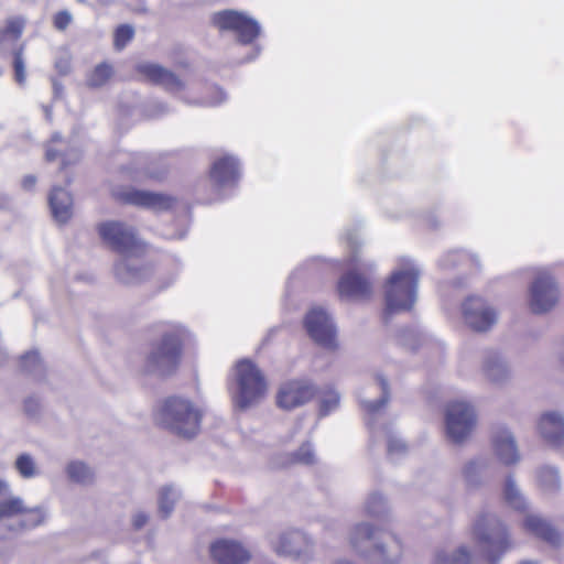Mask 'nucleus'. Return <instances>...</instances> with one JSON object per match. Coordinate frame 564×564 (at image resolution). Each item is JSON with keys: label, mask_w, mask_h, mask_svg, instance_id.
<instances>
[{"label": "nucleus", "mask_w": 564, "mask_h": 564, "mask_svg": "<svg viewBox=\"0 0 564 564\" xmlns=\"http://www.w3.org/2000/svg\"><path fill=\"white\" fill-rule=\"evenodd\" d=\"M348 539L356 553L375 564H395L402 557V543L381 525L368 522L356 524Z\"/></svg>", "instance_id": "f257e3e1"}, {"label": "nucleus", "mask_w": 564, "mask_h": 564, "mask_svg": "<svg viewBox=\"0 0 564 564\" xmlns=\"http://www.w3.org/2000/svg\"><path fill=\"white\" fill-rule=\"evenodd\" d=\"M158 417L162 427L178 437L191 440L200 431L203 412L192 400L171 395L163 400Z\"/></svg>", "instance_id": "f03ea898"}, {"label": "nucleus", "mask_w": 564, "mask_h": 564, "mask_svg": "<svg viewBox=\"0 0 564 564\" xmlns=\"http://www.w3.org/2000/svg\"><path fill=\"white\" fill-rule=\"evenodd\" d=\"M471 539L478 555L491 564H496L512 546L508 527L490 513L477 517L471 528Z\"/></svg>", "instance_id": "7ed1b4c3"}, {"label": "nucleus", "mask_w": 564, "mask_h": 564, "mask_svg": "<svg viewBox=\"0 0 564 564\" xmlns=\"http://www.w3.org/2000/svg\"><path fill=\"white\" fill-rule=\"evenodd\" d=\"M185 330L180 325H166L161 336L150 344L145 367L162 375L173 372L180 365Z\"/></svg>", "instance_id": "20e7f679"}, {"label": "nucleus", "mask_w": 564, "mask_h": 564, "mask_svg": "<svg viewBox=\"0 0 564 564\" xmlns=\"http://www.w3.org/2000/svg\"><path fill=\"white\" fill-rule=\"evenodd\" d=\"M419 271L413 265L395 270L384 285L386 315L410 311L416 300Z\"/></svg>", "instance_id": "39448f33"}, {"label": "nucleus", "mask_w": 564, "mask_h": 564, "mask_svg": "<svg viewBox=\"0 0 564 564\" xmlns=\"http://www.w3.org/2000/svg\"><path fill=\"white\" fill-rule=\"evenodd\" d=\"M96 229L102 243L119 254L141 257L147 252L148 243L138 237L134 227L123 221H101Z\"/></svg>", "instance_id": "423d86ee"}, {"label": "nucleus", "mask_w": 564, "mask_h": 564, "mask_svg": "<svg viewBox=\"0 0 564 564\" xmlns=\"http://www.w3.org/2000/svg\"><path fill=\"white\" fill-rule=\"evenodd\" d=\"M238 391L235 402L245 410L262 399L267 392V382L260 369L250 360H241L236 365Z\"/></svg>", "instance_id": "0eeeda50"}, {"label": "nucleus", "mask_w": 564, "mask_h": 564, "mask_svg": "<svg viewBox=\"0 0 564 564\" xmlns=\"http://www.w3.org/2000/svg\"><path fill=\"white\" fill-rule=\"evenodd\" d=\"M476 423L475 409L468 402L455 400L447 403L445 429L447 437L453 443H463L473 433Z\"/></svg>", "instance_id": "6e6552de"}, {"label": "nucleus", "mask_w": 564, "mask_h": 564, "mask_svg": "<svg viewBox=\"0 0 564 564\" xmlns=\"http://www.w3.org/2000/svg\"><path fill=\"white\" fill-rule=\"evenodd\" d=\"M346 271L340 275L336 284V291L343 300H366L372 293L370 276L358 267L355 257L343 261Z\"/></svg>", "instance_id": "1a4fd4ad"}, {"label": "nucleus", "mask_w": 564, "mask_h": 564, "mask_svg": "<svg viewBox=\"0 0 564 564\" xmlns=\"http://www.w3.org/2000/svg\"><path fill=\"white\" fill-rule=\"evenodd\" d=\"M111 197L120 205H130L154 212L170 210L176 199L170 195L138 189L132 186H118L111 191Z\"/></svg>", "instance_id": "9d476101"}, {"label": "nucleus", "mask_w": 564, "mask_h": 564, "mask_svg": "<svg viewBox=\"0 0 564 564\" xmlns=\"http://www.w3.org/2000/svg\"><path fill=\"white\" fill-rule=\"evenodd\" d=\"M214 24L219 30L232 31L241 44H251L260 34L258 22L243 13L224 10L213 17Z\"/></svg>", "instance_id": "9b49d317"}, {"label": "nucleus", "mask_w": 564, "mask_h": 564, "mask_svg": "<svg viewBox=\"0 0 564 564\" xmlns=\"http://www.w3.org/2000/svg\"><path fill=\"white\" fill-rule=\"evenodd\" d=\"M558 301V288L552 275L541 272L535 275L529 296V307L534 314L546 313Z\"/></svg>", "instance_id": "f8f14e48"}, {"label": "nucleus", "mask_w": 564, "mask_h": 564, "mask_svg": "<svg viewBox=\"0 0 564 564\" xmlns=\"http://www.w3.org/2000/svg\"><path fill=\"white\" fill-rule=\"evenodd\" d=\"M209 555L215 564H249L251 551L239 540L219 538L209 545Z\"/></svg>", "instance_id": "ddd939ff"}, {"label": "nucleus", "mask_w": 564, "mask_h": 564, "mask_svg": "<svg viewBox=\"0 0 564 564\" xmlns=\"http://www.w3.org/2000/svg\"><path fill=\"white\" fill-rule=\"evenodd\" d=\"M316 395V388L305 379H292L284 382L276 394V404L292 410L310 402Z\"/></svg>", "instance_id": "4468645a"}, {"label": "nucleus", "mask_w": 564, "mask_h": 564, "mask_svg": "<svg viewBox=\"0 0 564 564\" xmlns=\"http://www.w3.org/2000/svg\"><path fill=\"white\" fill-rule=\"evenodd\" d=\"M310 337L326 348L336 347V330L327 313L321 308L311 310L304 319Z\"/></svg>", "instance_id": "2eb2a0df"}, {"label": "nucleus", "mask_w": 564, "mask_h": 564, "mask_svg": "<svg viewBox=\"0 0 564 564\" xmlns=\"http://www.w3.org/2000/svg\"><path fill=\"white\" fill-rule=\"evenodd\" d=\"M135 72L143 82L162 86L170 93H178L185 87L184 82L177 75L159 64L140 63L135 66Z\"/></svg>", "instance_id": "dca6fc26"}, {"label": "nucleus", "mask_w": 564, "mask_h": 564, "mask_svg": "<svg viewBox=\"0 0 564 564\" xmlns=\"http://www.w3.org/2000/svg\"><path fill=\"white\" fill-rule=\"evenodd\" d=\"M464 317L466 323L477 332L488 330L496 322V312L486 306L481 297L470 296L464 305Z\"/></svg>", "instance_id": "f3484780"}, {"label": "nucleus", "mask_w": 564, "mask_h": 564, "mask_svg": "<svg viewBox=\"0 0 564 564\" xmlns=\"http://www.w3.org/2000/svg\"><path fill=\"white\" fill-rule=\"evenodd\" d=\"M208 177L216 188L235 185L239 178L238 161L230 155L218 158L212 164Z\"/></svg>", "instance_id": "a211bd4d"}, {"label": "nucleus", "mask_w": 564, "mask_h": 564, "mask_svg": "<svg viewBox=\"0 0 564 564\" xmlns=\"http://www.w3.org/2000/svg\"><path fill=\"white\" fill-rule=\"evenodd\" d=\"M274 549L279 555L300 558L312 552V542L303 532L292 530L280 535Z\"/></svg>", "instance_id": "6ab92c4d"}, {"label": "nucleus", "mask_w": 564, "mask_h": 564, "mask_svg": "<svg viewBox=\"0 0 564 564\" xmlns=\"http://www.w3.org/2000/svg\"><path fill=\"white\" fill-rule=\"evenodd\" d=\"M522 528L525 532L551 545L556 546L562 541V535L557 529L536 514H528L522 522Z\"/></svg>", "instance_id": "aec40b11"}, {"label": "nucleus", "mask_w": 564, "mask_h": 564, "mask_svg": "<svg viewBox=\"0 0 564 564\" xmlns=\"http://www.w3.org/2000/svg\"><path fill=\"white\" fill-rule=\"evenodd\" d=\"M539 432L554 447L564 444V419L556 412L544 413L539 420Z\"/></svg>", "instance_id": "412c9836"}, {"label": "nucleus", "mask_w": 564, "mask_h": 564, "mask_svg": "<svg viewBox=\"0 0 564 564\" xmlns=\"http://www.w3.org/2000/svg\"><path fill=\"white\" fill-rule=\"evenodd\" d=\"M492 445L499 460L505 465L516 464L520 455L513 436L507 431H498L492 437Z\"/></svg>", "instance_id": "4be33fe9"}, {"label": "nucleus", "mask_w": 564, "mask_h": 564, "mask_svg": "<svg viewBox=\"0 0 564 564\" xmlns=\"http://www.w3.org/2000/svg\"><path fill=\"white\" fill-rule=\"evenodd\" d=\"M53 216L61 223L67 221L72 216V197L62 187H54L48 197Z\"/></svg>", "instance_id": "5701e85b"}, {"label": "nucleus", "mask_w": 564, "mask_h": 564, "mask_svg": "<svg viewBox=\"0 0 564 564\" xmlns=\"http://www.w3.org/2000/svg\"><path fill=\"white\" fill-rule=\"evenodd\" d=\"M316 458L312 445L308 442L303 443L297 451L288 454L280 463V467H290L293 465H313Z\"/></svg>", "instance_id": "b1692460"}, {"label": "nucleus", "mask_w": 564, "mask_h": 564, "mask_svg": "<svg viewBox=\"0 0 564 564\" xmlns=\"http://www.w3.org/2000/svg\"><path fill=\"white\" fill-rule=\"evenodd\" d=\"M25 25L26 20L21 15L8 18L4 26H0V46L9 41L20 40Z\"/></svg>", "instance_id": "393cba45"}, {"label": "nucleus", "mask_w": 564, "mask_h": 564, "mask_svg": "<svg viewBox=\"0 0 564 564\" xmlns=\"http://www.w3.org/2000/svg\"><path fill=\"white\" fill-rule=\"evenodd\" d=\"M115 75V68L109 62H101L97 64L86 77L87 86L91 88H99L105 86Z\"/></svg>", "instance_id": "a878e982"}, {"label": "nucleus", "mask_w": 564, "mask_h": 564, "mask_svg": "<svg viewBox=\"0 0 564 564\" xmlns=\"http://www.w3.org/2000/svg\"><path fill=\"white\" fill-rule=\"evenodd\" d=\"M66 474L70 481L89 484L94 479V473L87 464L80 460H72L66 466Z\"/></svg>", "instance_id": "bb28decb"}, {"label": "nucleus", "mask_w": 564, "mask_h": 564, "mask_svg": "<svg viewBox=\"0 0 564 564\" xmlns=\"http://www.w3.org/2000/svg\"><path fill=\"white\" fill-rule=\"evenodd\" d=\"M506 503L517 511H525L527 505L521 494L516 488L512 479H507L503 488Z\"/></svg>", "instance_id": "cd10ccee"}, {"label": "nucleus", "mask_w": 564, "mask_h": 564, "mask_svg": "<svg viewBox=\"0 0 564 564\" xmlns=\"http://www.w3.org/2000/svg\"><path fill=\"white\" fill-rule=\"evenodd\" d=\"M435 564H474L473 557L466 547L457 549L452 556L440 552L436 554Z\"/></svg>", "instance_id": "c85d7f7f"}, {"label": "nucleus", "mask_w": 564, "mask_h": 564, "mask_svg": "<svg viewBox=\"0 0 564 564\" xmlns=\"http://www.w3.org/2000/svg\"><path fill=\"white\" fill-rule=\"evenodd\" d=\"M24 45L21 44L12 52V67L14 73V80L20 85H24L26 79L25 66H24Z\"/></svg>", "instance_id": "c756f323"}, {"label": "nucleus", "mask_w": 564, "mask_h": 564, "mask_svg": "<svg viewBox=\"0 0 564 564\" xmlns=\"http://www.w3.org/2000/svg\"><path fill=\"white\" fill-rule=\"evenodd\" d=\"M24 511V503L18 497H9L0 502V520L19 517Z\"/></svg>", "instance_id": "7c9ffc66"}, {"label": "nucleus", "mask_w": 564, "mask_h": 564, "mask_svg": "<svg viewBox=\"0 0 564 564\" xmlns=\"http://www.w3.org/2000/svg\"><path fill=\"white\" fill-rule=\"evenodd\" d=\"M134 37V29L130 24H120L113 32V47L122 51Z\"/></svg>", "instance_id": "2f4dec72"}, {"label": "nucleus", "mask_w": 564, "mask_h": 564, "mask_svg": "<svg viewBox=\"0 0 564 564\" xmlns=\"http://www.w3.org/2000/svg\"><path fill=\"white\" fill-rule=\"evenodd\" d=\"M19 517H21L20 523L23 528H34L44 521V512L41 508H26L24 506V511Z\"/></svg>", "instance_id": "473e14b6"}, {"label": "nucleus", "mask_w": 564, "mask_h": 564, "mask_svg": "<svg viewBox=\"0 0 564 564\" xmlns=\"http://www.w3.org/2000/svg\"><path fill=\"white\" fill-rule=\"evenodd\" d=\"M15 468L23 478L35 476V464L29 454H21L15 460Z\"/></svg>", "instance_id": "72a5a7b5"}, {"label": "nucleus", "mask_w": 564, "mask_h": 564, "mask_svg": "<svg viewBox=\"0 0 564 564\" xmlns=\"http://www.w3.org/2000/svg\"><path fill=\"white\" fill-rule=\"evenodd\" d=\"M540 485L545 489H555L558 486L557 471L552 467H543L539 470Z\"/></svg>", "instance_id": "f704fd0d"}, {"label": "nucleus", "mask_w": 564, "mask_h": 564, "mask_svg": "<svg viewBox=\"0 0 564 564\" xmlns=\"http://www.w3.org/2000/svg\"><path fill=\"white\" fill-rule=\"evenodd\" d=\"M378 382L381 387L382 395L378 401L367 402L365 404L366 410L369 413H375L379 409L383 408L388 403V400H389V387H388L387 380L382 377H378Z\"/></svg>", "instance_id": "c9c22d12"}, {"label": "nucleus", "mask_w": 564, "mask_h": 564, "mask_svg": "<svg viewBox=\"0 0 564 564\" xmlns=\"http://www.w3.org/2000/svg\"><path fill=\"white\" fill-rule=\"evenodd\" d=\"M175 499L170 488H163L159 497V509L163 518H167L173 510Z\"/></svg>", "instance_id": "e433bc0d"}, {"label": "nucleus", "mask_w": 564, "mask_h": 564, "mask_svg": "<svg viewBox=\"0 0 564 564\" xmlns=\"http://www.w3.org/2000/svg\"><path fill=\"white\" fill-rule=\"evenodd\" d=\"M339 403V395L334 390H328L319 404V412L322 415H327L330 411L337 408Z\"/></svg>", "instance_id": "4c0bfd02"}, {"label": "nucleus", "mask_w": 564, "mask_h": 564, "mask_svg": "<svg viewBox=\"0 0 564 564\" xmlns=\"http://www.w3.org/2000/svg\"><path fill=\"white\" fill-rule=\"evenodd\" d=\"M72 21L73 17L67 10H61L53 15V26L57 31H65Z\"/></svg>", "instance_id": "58836bf2"}, {"label": "nucleus", "mask_w": 564, "mask_h": 564, "mask_svg": "<svg viewBox=\"0 0 564 564\" xmlns=\"http://www.w3.org/2000/svg\"><path fill=\"white\" fill-rule=\"evenodd\" d=\"M148 514H145L144 512H138L132 518V527L134 530H140L148 523Z\"/></svg>", "instance_id": "ea45409f"}, {"label": "nucleus", "mask_w": 564, "mask_h": 564, "mask_svg": "<svg viewBox=\"0 0 564 564\" xmlns=\"http://www.w3.org/2000/svg\"><path fill=\"white\" fill-rule=\"evenodd\" d=\"M36 177L34 175H25L21 181L24 191H32L35 187Z\"/></svg>", "instance_id": "a19ab883"}, {"label": "nucleus", "mask_w": 564, "mask_h": 564, "mask_svg": "<svg viewBox=\"0 0 564 564\" xmlns=\"http://www.w3.org/2000/svg\"><path fill=\"white\" fill-rule=\"evenodd\" d=\"M39 409V402L34 398H28L24 401V410L28 414H33Z\"/></svg>", "instance_id": "79ce46f5"}, {"label": "nucleus", "mask_w": 564, "mask_h": 564, "mask_svg": "<svg viewBox=\"0 0 564 564\" xmlns=\"http://www.w3.org/2000/svg\"><path fill=\"white\" fill-rule=\"evenodd\" d=\"M476 471L477 464L475 462H469L464 468V476L467 480H470L471 477L476 474Z\"/></svg>", "instance_id": "37998d69"}, {"label": "nucleus", "mask_w": 564, "mask_h": 564, "mask_svg": "<svg viewBox=\"0 0 564 564\" xmlns=\"http://www.w3.org/2000/svg\"><path fill=\"white\" fill-rule=\"evenodd\" d=\"M61 153L59 151L53 149V148H47L46 149V152H45V159L46 161L48 162H53L55 160H57L59 158Z\"/></svg>", "instance_id": "c03bdc74"}, {"label": "nucleus", "mask_w": 564, "mask_h": 564, "mask_svg": "<svg viewBox=\"0 0 564 564\" xmlns=\"http://www.w3.org/2000/svg\"><path fill=\"white\" fill-rule=\"evenodd\" d=\"M400 449H404V445L403 444L398 443L397 441H393V440H391L389 442L388 451L390 453H393V452H397V451H400Z\"/></svg>", "instance_id": "a18cd8bd"}, {"label": "nucleus", "mask_w": 564, "mask_h": 564, "mask_svg": "<svg viewBox=\"0 0 564 564\" xmlns=\"http://www.w3.org/2000/svg\"><path fill=\"white\" fill-rule=\"evenodd\" d=\"M9 494V487L8 485L0 480V502L7 498Z\"/></svg>", "instance_id": "49530a36"}, {"label": "nucleus", "mask_w": 564, "mask_h": 564, "mask_svg": "<svg viewBox=\"0 0 564 564\" xmlns=\"http://www.w3.org/2000/svg\"><path fill=\"white\" fill-rule=\"evenodd\" d=\"M28 360L37 361V360H39V356H37V354H36V352L31 351V352H26L25 355H23V356L21 357V361H22L23 364H24V362H26Z\"/></svg>", "instance_id": "de8ad7c7"}, {"label": "nucleus", "mask_w": 564, "mask_h": 564, "mask_svg": "<svg viewBox=\"0 0 564 564\" xmlns=\"http://www.w3.org/2000/svg\"><path fill=\"white\" fill-rule=\"evenodd\" d=\"M62 141V138L61 135L58 134H54L51 139V142H61Z\"/></svg>", "instance_id": "09e8293b"}, {"label": "nucleus", "mask_w": 564, "mask_h": 564, "mask_svg": "<svg viewBox=\"0 0 564 564\" xmlns=\"http://www.w3.org/2000/svg\"><path fill=\"white\" fill-rule=\"evenodd\" d=\"M335 564H351L350 562H347V561H338L336 562Z\"/></svg>", "instance_id": "8fccbe9b"}, {"label": "nucleus", "mask_w": 564, "mask_h": 564, "mask_svg": "<svg viewBox=\"0 0 564 564\" xmlns=\"http://www.w3.org/2000/svg\"><path fill=\"white\" fill-rule=\"evenodd\" d=\"M520 564H538V563L536 562H531V561H524V562H522Z\"/></svg>", "instance_id": "3c124183"}]
</instances>
